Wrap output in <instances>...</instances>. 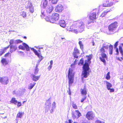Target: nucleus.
I'll return each instance as SVG.
<instances>
[{
    "mask_svg": "<svg viewBox=\"0 0 123 123\" xmlns=\"http://www.w3.org/2000/svg\"><path fill=\"white\" fill-rule=\"evenodd\" d=\"M77 27H79V30L80 32H82L84 30V25L83 22L80 21H78L74 22L72 25L70 27L69 31L75 33H77L78 31L75 29V28Z\"/></svg>",
    "mask_w": 123,
    "mask_h": 123,
    "instance_id": "nucleus-1",
    "label": "nucleus"
},
{
    "mask_svg": "<svg viewBox=\"0 0 123 123\" xmlns=\"http://www.w3.org/2000/svg\"><path fill=\"white\" fill-rule=\"evenodd\" d=\"M91 58L88 56V60H85V64L83 66V71L82 73V75L83 77L85 78H87L89 74V64L91 62Z\"/></svg>",
    "mask_w": 123,
    "mask_h": 123,
    "instance_id": "nucleus-2",
    "label": "nucleus"
},
{
    "mask_svg": "<svg viewBox=\"0 0 123 123\" xmlns=\"http://www.w3.org/2000/svg\"><path fill=\"white\" fill-rule=\"evenodd\" d=\"M118 26V23L117 22L111 24L108 27V30L104 32L108 35H111L114 33Z\"/></svg>",
    "mask_w": 123,
    "mask_h": 123,
    "instance_id": "nucleus-3",
    "label": "nucleus"
},
{
    "mask_svg": "<svg viewBox=\"0 0 123 123\" xmlns=\"http://www.w3.org/2000/svg\"><path fill=\"white\" fill-rule=\"evenodd\" d=\"M74 76V74L73 72V70L71 68H69L68 70V78L69 80V94L70 95H71V92L69 87L73 83Z\"/></svg>",
    "mask_w": 123,
    "mask_h": 123,
    "instance_id": "nucleus-4",
    "label": "nucleus"
},
{
    "mask_svg": "<svg viewBox=\"0 0 123 123\" xmlns=\"http://www.w3.org/2000/svg\"><path fill=\"white\" fill-rule=\"evenodd\" d=\"M96 11L97 9H95L90 12L89 15V18L90 20H93L96 19Z\"/></svg>",
    "mask_w": 123,
    "mask_h": 123,
    "instance_id": "nucleus-5",
    "label": "nucleus"
},
{
    "mask_svg": "<svg viewBox=\"0 0 123 123\" xmlns=\"http://www.w3.org/2000/svg\"><path fill=\"white\" fill-rule=\"evenodd\" d=\"M26 7L27 9H29L31 12L32 13L34 11V8L33 7L32 3L30 1H27L26 2Z\"/></svg>",
    "mask_w": 123,
    "mask_h": 123,
    "instance_id": "nucleus-6",
    "label": "nucleus"
},
{
    "mask_svg": "<svg viewBox=\"0 0 123 123\" xmlns=\"http://www.w3.org/2000/svg\"><path fill=\"white\" fill-rule=\"evenodd\" d=\"M23 46L20 45L18 46V48L20 49L24 50L26 49L27 51H29L30 50V47L26 43H22Z\"/></svg>",
    "mask_w": 123,
    "mask_h": 123,
    "instance_id": "nucleus-7",
    "label": "nucleus"
},
{
    "mask_svg": "<svg viewBox=\"0 0 123 123\" xmlns=\"http://www.w3.org/2000/svg\"><path fill=\"white\" fill-rule=\"evenodd\" d=\"M8 79L7 77H0V82L4 85H7L8 83Z\"/></svg>",
    "mask_w": 123,
    "mask_h": 123,
    "instance_id": "nucleus-8",
    "label": "nucleus"
},
{
    "mask_svg": "<svg viewBox=\"0 0 123 123\" xmlns=\"http://www.w3.org/2000/svg\"><path fill=\"white\" fill-rule=\"evenodd\" d=\"M59 18V15L56 13H54L52 14L51 18V20L53 22L56 21Z\"/></svg>",
    "mask_w": 123,
    "mask_h": 123,
    "instance_id": "nucleus-9",
    "label": "nucleus"
},
{
    "mask_svg": "<svg viewBox=\"0 0 123 123\" xmlns=\"http://www.w3.org/2000/svg\"><path fill=\"white\" fill-rule=\"evenodd\" d=\"M86 118L89 120H92L95 116L92 111L88 112L86 115Z\"/></svg>",
    "mask_w": 123,
    "mask_h": 123,
    "instance_id": "nucleus-10",
    "label": "nucleus"
},
{
    "mask_svg": "<svg viewBox=\"0 0 123 123\" xmlns=\"http://www.w3.org/2000/svg\"><path fill=\"white\" fill-rule=\"evenodd\" d=\"M107 57L105 53L101 54V56L99 57V59L100 60L104 63H105V59H107Z\"/></svg>",
    "mask_w": 123,
    "mask_h": 123,
    "instance_id": "nucleus-11",
    "label": "nucleus"
},
{
    "mask_svg": "<svg viewBox=\"0 0 123 123\" xmlns=\"http://www.w3.org/2000/svg\"><path fill=\"white\" fill-rule=\"evenodd\" d=\"M46 105L45 112H48V111L50 109V108L51 106V101L50 99L47 100L46 102L45 103Z\"/></svg>",
    "mask_w": 123,
    "mask_h": 123,
    "instance_id": "nucleus-12",
    "label": "nucleus"
},
{
    "mask_svg": "<svg viewBox=\"0 0 123 123\" xmlns=\"http://www.w3.org/2000/svg\"><path fill=\"white\" fill-rule=\"evenodd\" d=\"M63 10V6L61 4L57 5L55 9L56 12H61Z\"/></svg>",
    "mask_w": 123,
    "mask_h": 123,
    "instance_id": "nucleus-13",
    "label": "nucleus"
},
{
    "mask_svg": "<svg viewBox=\"0 0 123 123\" xmlns=\"http://www.w3.org/2000/svg\"><path fill=\"white\" fill-rule=\"evenodd\" d=\"M44 9H46V13L47 14H50L52 11L53 7L52 6L50 5Z\"/></svg>",
    "mask_w": 123,
    "mask_h": 123,
    "instance_id": "nucleus-14",
    "label": "nucleus"
},
{
    "mask_svg": "<svg viewBox=\"0 0 123 123\" xmlns=\"http://www.w3.org/2000/svg\"><path fill=\"white\" fill-rule=\"evenodd\" d=\"M80 52L79 50L76 48H75L74 50V52L73 53V55L75 58H77L78 57V55L79 54Z\"/></svg>",
    "mask_w": 123,
    "mask_h": 123,
    "instance_id": "nucleus-15",
    "label": "nucleus"
},
{
    "mask_svg": "<svg viewBox=\"0 0 123 123\" xmlns=\"http://www.w3.org/2000/svg\"><path fill=\"white\" fill-rule=\"evenodd\" d=\"M49 6L48 1L47 0H43L42 1L41 6L42 7L43 9L46 8Z\"/></svg>",
    "mask_w": 123,
    "mask_h": 123,
    "instance_id": "nucleus-16",
    "label": "nucleus"
},
{
    "mask_svg": "<svg viewBox=\"0 0 123 123\" xmlns=\"http://www.w3.org/2000/svg\"><path fill=\"white\" fill-rule=\"evenodd\" d=\"M17 46L16 45H10V51L12 53L15 51L17 49Z\"/></svg>",
    "mask_w": 123,
    "mask_h": 123,
    "instance_id": "nucleus-17",
    "label": "nucleus"
},
{
    "mask_svg": "<svg viewBox=\"0 0 123 123\" xmlns=\"http://www.w3.org/2000/svg\"><path fill=\"white\" fill-rule=\"evenodd\" d=\"M58 24H59L61 27L63 28L65 27L66 25L65 22L63 20H61L59 21Z\"/></svg>",
    "mask_w": 123,
    "mask_h": 123,
    "instance_id": "nucleus-18",
    "label": "nucleus"
},
{
    "mask_svg": "<svg viewBox=\"0 0 123 123\" xmlns=\"http://www.w3.org/2000/svg\"><path fill=\"white\" fill-rule=\"evenodd\" d=\"M31 76L32 80L34 81H36L40 77V76H36L34 74L31 75Z\"/></svg>",
    "mask_w": 123,
    "mask_h": 123,
    "instance_id": "nucleus-19",
    "label": "nucleus"
},
{
    "mask_svg": "<svg viewBox=\"0 0 123 123\" xmlns=\"http://www.w3.org/2000/svg\"><path fill=\"white\" fill-rule=\"evenodd\" d=\"M80 91L82 94L84 95L85 96H86L87 92L85 86H84L83 89L81 88V89Z\"/></svg>",
    "mask_w": 123,
    "mask_h": 123,
    "instance_id": "nucleus-20",
    "label": "nucleus"
},
{
    "mask_svg": "<svg viewBox=\"0 0 123 123\" xmlns=\"http://www.w3.org/2000/svg\"><path fill=\"white\" fill-rule=\"evenodd\" d=\"M50 15H49V16L48 15V16H46V17L44 18L47 21L50 22L51 23H54V22L51 20V19L50 18Z\"/></svg>",
    "mask_w": 123,
    "mask_h": 123,
    "instance_id": "nucleus-21",
    "label": "nucleus"
},
{
    "mask_svg": "<svg viewBox=\"0 0 123 123\" xmlns=\"http://www.w3.org/2000/svg\"><path fill=\"white\" fill-rule=\"evenodd\" d=\"M24 114V112H19L17 114L16 117L17 118H21L23 115Z\"/></svg>",
    "mask_w": 123,
    "mask_h": 123,
    "instance_id": "nucleus-22",
    "label": "nucleus"
},
{
    "mask_svg": "<svg viewBox=\"0 0 123 123\" xmlns=\"http://www.w3.org/2000/svg\"><path fill=\"white\" fill-rule=\"evenodd\" d=\"M107 88L108 90L110 89V88L112 86V85L110 83L108 82L107 81H106Z\"/></svg>",
    "mask_w": 123,
    "mask_h": 123,
    "instance_id": "nucleus-23",
    "label": "nucleus"
},
{
    "mask_svg": "<svg viewBox=\"0 0 123 123\" xmlns=\"http://www.w3.org/2000/svg\"><path fill=\"white\" fill-rule=\"evenodd\" d=\"M1 62L3 65H6L8 63L7 62L5 59L3 58L2 59Z\"/></svg>",
    "mask_w": 123,
    "mask_h": 123,
    "instance_id": "nucleus-24",
    "label": "nucleus"
},
{
    "mask_svg": "<svg viewBox=\"0 0 123 123\" xmlns=\"http://www.w3.org/2000/svg\"><path fill=\"white\" fill-rule=\"evenodd\" d=\"M109 52L110 55L112 54V50L113 49V46L111 45H109Z\"/></svg>",
    "mask_w": 123,
    "mask_h": 123,
    "instance_id": "nucleus-25",
    "label": "nucleus"
},
{
    "mask_svg": "<svg viewBox=\"0 0 123 123\" xmlns=\"http://www.w3.org/2000/svg\"><path fill=\"white\" fill-rule=\"evenodd\" d=\"M35 83L34 82L33 84L31 83L30 84L28 85V89H32L35 85Z\"/></svg>",
    "mask_w": 123,
    "mask_h": 123,
    "instance_id": "nucleus-26",
    "label": "nucleus"
},
{
    "mask_svg": "<svg viewBox=\"0 0 123 123\" xmlns=\"http://www.w3.org/2000/svg\"><path fill=\"white\" fill-rule=\"evenodd\" d=\"M30 49L32 50L33 51L36 55L37 56L40 54L34 48H31V47Z\"/></svg>",
    "mask_w": 123,
    "mask_h": 123,
    "instance_id": "nucleus-27",
    "label": "nucleus"
},
{
    "mask_svg": "<svg viewBox=\"0 0 123 123\" xmlns=\"http://www.w3.org/2000/svg\"><path fill=\"white\" fill-rule=\"evenodd\" d=\"M109 46L108 43H103L102 47L106 49L108 48V47Z\"/></svg>",
    "mask_w": 123,
    "mask_h": 123,
    "instance_id": "nucleus-28",
    "label": "nucleus"
},
{
    "mask_svg": "<svg viewBox=\"0 0 123 123\" xmlns=\"http://www.w3.org/2000/svg\"><path fill=\"white\" fill-rule=\"evenodd\" d=\"M79 44L80 46V48L82 51L83 50V45L81 41H79Z\"/></svg>",
    "mask_w": 123,
    "mask_h": 123,
    "instance_id": "nucleus-29",
    "label": "nucleus"
},
{
    "mask_svg": "<svg viewBox=\"0 0 123 123\" xmlns=\"http://www.w3.org/2000/svg\"><path fill=\"white\" fill-rule=\"evenodd\" d=\"M110 12L108 10H106L104 11L103 13L101 15V16L102 17H103L105 16L107 14L108 12Z\"/></svg>",
    "mask_w": 123,
    "mask_h": 123,
    "instance_id": "nucleus-30",
    "label": "nucleus"
},
{
    "mask_svg": "<svg viewBox=\"0 0 123 123\" xmlns=\"http://www.w3.org/2000/svg\"><path fill=\"white\" fill-rule=\"evenodd\" d=\"M11 102L15 104H16L17 103V101L16 100V98H12V99L11 101Z\"/></svg>",
    "mask_w": 123,
    "mask_h": 123,
    "instance_id": "nucleus-31",
    "label": "nucleus"
},
{
    "mask_svg": "<svg viewBox=\"0 0 123 123\" xmlns=\"http://www.w3.org/2000/svg\"><path fill=\"white\" fill-rule=\"evenodd\" d=\"M75 112H76V114L77 117L78 118L81 115V114L78 110H75Z\"/></svg>",
    "mask_w": 123,
    "mask_h": 123,
    "instance_id": "nucleus-32",
    "label": "nucleus"
},
{
    "mask_svg": "<svg viewBox=\"0 0 123 123\" xmlns=\"http://www.w3.org/2000/svg\"><path fill=\"white\" fill-rule=\"evenodd\" d=\"M41 14L40 16L41 17L43 18L44 17H45V12L44 11V10L43 9H42L41 10Z\"/></svg>",
    "mask_w": 123,
    "mask_h": 123,
    "instance_id": "nucleus-33",
    "label": "nucleus"
},
{
    "mask_svg": "<svg viewBox=\"0 0 123 123\" xmlns=\"http://www.w3.org/2000/svg\"><path fill=\"white\" fill-rule=\"evenodd\" d=\"M114 2H107L108 7L111 6L114 4Z\"/></svg>",
    "mask_w": 123,
    "mask_h": 123,
    "instance_id": "nucleus-34",
    "label": "nucleus"
},
{
    "mask_svg": "<svg viewBox=\"0 0 123 123\" xmlns=\"http://www.w3.org/2000/svg\"><path fill=\"white\" fill-rule=\"evenodd\" d=\"M84 60L83 59H81L80 61V62L78 63V65L80 66H81V65H83L84 64Z\"/></svg>",
    "mask_w": 123,
    "mask_h": 123,
    "instance_id": "nucleus-35",
    "label": "nucleus"
},
{
    "mask_svg": "<svg viewBox=\"0 0 123 123\" xmlns=\"http://www.w3.org/2000/svg\"><path fill=\"white\" fill-rule=\"evenodd\" d=\"M104 48L102 47L100 49V52L101 53H105L106 52Z\"/></svg>",
    "mask_w": 123,
    "mask_h": 123,
    "instance_id": "nucleus-36",
    "label": "nucleus"
},
{
    "mask_svg": "<svg viewBox=\"0 0 123 123\" xmlns=\"http://www.w3.org/2000/svg\"><path fill=\"white\" fill-rule=\"evenodd\" d=\"M23 41L20 40H15L14 43L15 44H18L19 43H22Z\"/></svg>",
    "mask_w": 123,
    "mask_h": 123,
    "instance_id": "nucleus-37",
    "label": "nucleus"
},
{
    "mask_svg": "<svg viewBox=\"0 0 123 123\" xmlns=\"http://www.w3.org/2000/svg\"><path fill=\"white\" fill-rule=\"evenodd\" d=\"M119 51L121 54L122 56L123 57V51L122 48L121 46H120L119 47Z\"/></svg>",
    "mask_w": 123,
    "mask_h": 123,
    "instance_id": "nucleus-38",
    "label": "nucleus"
},
{
    "mask_svg": "<svg viewBox=\"0 0 123 123\" xmlns=\"http://www.w3.org/2000/svg\"><path fill=\"white\" fill-rule=\"evenodd\" d=\"M15 40H14L13 39H11L10 40V41L9 42V43L10 44V45H13L12 44L13 43H14Z\"/></svg>",
    "mask_w": 123,
    "mask_h": 123,
    "instance_id": "nucleus-39",
    "label": "nucleus"
},
{
    "mask_svg": "<svg viewBox=\"0 0 123 123\" xmlns=\"http://www.w3.org/2000/svg\"><path fill=\"white\" fill-rule=\"evenodd\" d=\"M110 73L109 72L107 74L106 76V78L107 80H109L110 78Z\"/></svg>",
    "mask_w": 123,
    "mask_h": 123,
    "instance_id": "nucleus-40",
    "label": "nucleus"
},
{
    "mask_svg": "<svg viewBox=\"0 0 123 123\" xmlns=\"http://www.w3.org/2000/svg\"><path fill=\"white\" fill-rule=\"evenodd\" d=\"M21 15L23 16V17L25 18L26 17V12H22Z\"/></svg>",
    "mask_w": 123,
    "mask_h": 123,
    "instance_id": "nucleus-41",
    "label": "nucleus"
},
{
    "mask_svg": "<svg viewBox=\"0 0 123 123\" xmlns=\"http://www.w3.org/2000/svg\"><path fill=\"white\" fill-rule=\"evenodd\" d=\"M38 71V69L37 68H35L34 70V74L36 75L37 74Z\"/></svg>",
    "mask_w": 123,
    "mask_h": 123,
    "instance_id": "nucleus-42",
    "label": "nucleus"
},
{
    "mask_svg": "<svg viewBox=\"0 0 123 123\" xmlns=\"http://www.w3.org/2000/svg\"><path fill=\"white\" fill-rule=\"evenodd\" d=\"M72 106L73 108L75 109H77V107L75 104L74 103H72Z\"/></svg>",
    "mask_w": 123,
    "mask_h": 123,
    "instance_id": "nucleus-43",
    "label": "nucleus"
},
{
    "mask_svg": "<svg viewBox=\"0 0 123 123\" xmlns=\"http://www.w3.org/2000/svg\"><path fill=\"white\" fill-rule=\"evenodd\" d=\"M11 54L10 53L8 52L5 55V57H11Z\"/></svg>",
    "mask_w": 123,
    "mask_h": 123,
    "instance_id": "nucleus-44",
    "label": "nucleus"
},
{
    "mask_svg": "<svg viewBox=\"0 0 123 123\" xmlns=\"http://www.w3.org/2000/svg\"><path fill=\"white\" fill-rule=\"evenodd\" d=\"M58 0H51V3L53 4H55L57 3Z\"/></svg>",
    "mask_w": 123,
    "mask_h": 123,
    "instance_id": "nucleus-45",
    "label": "nucleus"
},
{
    "mask_svg": "<svg viewBox=\"0 0 123 123\" xmlns=\"http://www.w3.org/2000/svg\"><path fill=\"white\" fill-rule=\"evenodd\" d=\"M56 104L55 103V102H54L52 104V108L53 109H54L56 107Z\"/></svg>",
    "mask_w": 123,
    "mask_h": 123,
    "instance_id": "nucleus-46",
    "label": "nucleus"
},
{
    "mask_svg": "<svg viewBox=\"0 0 123 123\" xmlns=\"http://www.w3.org/2000/svg\"><path fill=\"white\" fill-rule=\"evenodd\" d=\"M72 116L73 117V118L74 119H75V118H77V116H76V113H73L72 114Z\"/></svg>",
    "mask_w": 123,
    "mask_h": 123,
    "instance_id": "nucleus-47",
    "label": "nucleus"
},
{
    "mask_svg": "<svg viewBox=\"0 0 123 123\" xmlns=\"http://www.w3.org/2000/svg\"><path fill=\"white\" fill-rule=\"evenodd\" d=\"M86 98V96H84V97L82 98V100H81V102H83L84 101V100Z\"/></svg>",
    "mask_w": 123,
    "mask_h": 123,
    "instance_id": "nucleus-48",
    "label": "nucleus"
},
{
    "mask_svg": "<svg viewBox=\"0 0 123 123\" xmlns=\"http://www.w3.org/2000/svg\"><path fill=\"white\" fill-rule=\"evenodd\" d=\"M118 43V41H117L116 42V43H115L114 44V48L115 49L116 48H117V46Z\"/></svg>",
    "mask_w": 123,
    "mask_h": 123,
    "instance_id": "nucleus-49",
    "label": "nucleus"
},
{
    "mask_svg": "<svg viewBox=\"0 0 123 123\" xmlns=\"http://www.w3.org/2000/svg\"><path fill=\"white\" fill-rule=\"evenodd\" d=\"M96 123H105L104 122H101L98 120H97L96 121Z\"/></svg>",
    "mask_w": 123,
    "mask_h": 123,
    "instance_id": "nucleus-50",
    "label": "nucleus"
},
{
    "mask_svg": "<svg viewBox=\"0 0 123 123\" xmlns=\"http://www.w3.org/2000/svg\"><path fill=\"white\" fill-rule=\"evenodd\" d=\"M37 56L40 59H43V57L40 54Z\"/></svg>",
    "mask_w": 123,
    "mask_h": 123,
    "instance_id": "nucleus-51",
    "label": "nucleus"
},
{
    "mask_svg": "<svg viewBox=\"0 0 123 123\" xmlns=\"http://www.w3.org/2000/svg\"><path fill=\"white\" fill-rule=\"evenodd\" d=\"M106 3L104 4H103L102 6L103 7H108L107 2H106Z\"/></svg>",
    "mask_w": 123,
    "mask_h": 123,
    "instance_id": "nucleus-52",
    "label": "nucleus"
},
{
    "mask_svg": "<svg viewBox=\"0 0 123 123\" xmlns=\"http://www.w3.org/2000/svg\"><path fill=\"white\" fill-rule=\"evenodd\" d=\"M108 90H110V92H114V89L113 88H110V89Z\"/></svg>",
    "mask_w": 123,
    "mask_h": 123,
    "instance_id": "nucleus-53",
    "label": "nucleus"
},
{
    "mask_svg": "<svg viewBox=\"0 0 123 123\" xmlns=\"http://www.w3.org/2000/svg\"><path fill=\"white\" fill-rule=\"evenodd\" d=\"M5 53L4 50H2L0 52V56L2 55Z\"/></svg>",
    "mask_w": 123,
    "mask_h": 123,
    "instance_id": "nucleus-54",
    "label": "nucleus"
},
{
    "mask_svg": "<svg viewBox=\"0 0 123 123\" xmlns=\"http://www.w3.org/2000/svg\"><path fill=\"white\" fill-rule=\"evenodd\" d=\"M52 66L51 65H50L48 67V68L49 71H50L51 69L52 68Z\"/></svg>",
    "mask_w": 123,
    "mask_h": 123,
    "instance_id": "nucleus-55",
    "label": "nucleus"
},
{
    "mask_svg": "<svg viewBox=\"0 0 123 123\" xmlns=\"http://www.w3.org/2000/svg\"><path fill=\"white\" fill-rule=\"evenodd\" d=\"M116 51L117 52L116 55H118L119 54V51L118 49L117 48H116Z\"/></svg>",
    "mask_w": 123,
    "mask_h": 123,
    "instance_id": "nucleus-56",
    "label": "nucleus"
},
{
    "mask_svg": "<svg viewBox=\"0 0 123 123\" xmlns=\"http://www.w3.org/2000/svg\"><path fill=\"white\" fill-rule=\"evenodd\" d=\"M93 22L92 21H90L89 22H88L87 23V25H89V24H90V25H92V24H93Z\"/></svg>",
    "mask_w": 123,
    "mask_h": 123,
    "instance_id": "nucleus-57",
    "label": "nucleus"
},
{
    "mask_svg": "<svg viewBox=\"0 0 123 123\" xmlns=\"http://www.w3.org/2000/svg\"><path fill=\"white\" fill-rule=\"evenodd\" d=\"M9 47H10V45H9V46H8L7 47H6L5 48H4V49L3 50H4V52H5V51L6 50V49L8 48H9Z\"/></svg>",
    "mask_w": 123,
    "mask_h": 123,
    "instance_id": "nucleus-58",
    "label": "nucleus"
},
{
    "mask_svg": "<svg viewBox=\"0 0 123 123\" xmlns=\"http://www.w3.org/2000/svg\"><path fill=\"white\" fill-rule=\"evenodd\" d=\"M21 104L20 102H18V103L17 106H18V107L20 106H21Z\"/></svg>",
    "mask_w": 123,
    "mask_h": 123,
    "instance_id": "nucleus-59",
    "label": "nucleus"
},
{
    "mask_svg": "<svg viewBox=\"0 0 123 123\" xmlns=\"http://www.w3.org/2000/svg\"><path fill=\"white\" fill-rule=\"evenodd\" d=\"M121 59H120L118 57V58H117V60H119L120 61H121L122 60H123V58H122V57H121Z\"/></svg>",
    "mask_w": 123,
    "mask_h": 123,
    "instance_id": "nucleus-60",
    "label": "nucleus"
},
{
    "mask_svg": "<svg viewBox=\"0 0 123 123\" xmlns=\"http://www.w3.org/2000/svg\"><path fill=\"white\" fill-rule=\"evenodd\" d=\"M54 109H53L52 108V109L50 111V113H52L53 111V110Z\"/></svg>",
    "mask_w": 123,
    "mask_h": 123,
    "instance_id": "nucleus-61",
    "label": "nucleus"
},
{
    "mask_svg": "<svg viewBox=\"0 0 123 123\" xmlns=\"http://www.w3.org/2000/svg\"><path fill=\"white\" fill-rule=\"evenodd\" d=\"M50 65H51L52 66V65L53 64V61L52 60H51L50 61Z\"/></svg>",
    "mask_w": 123,
    "mask_h": 123,
    "instance_id": "nucleus-62",
    "label": "nucleus"
},
{
    "mask_svg": "<svg viewBox=\"0 0 123 123\" xmlns=\"http://www.w3.org/2000/svg\"><path fill=\"white\" fill-rule=\"evenodd\" d=\"M25 89H22V92L23 93L25 92Z\"/></svg>",
    "mask_w": 123,
    "mask_h": 123,
    "instance_id": "nucleus-63",
    "label": "nucleus"
},
{
    "mask_svg": "<svg viewBox=\"0 0 123 123\" xmlns=\"http://www.w3.org/2000/svg\"><path fill=\"white\" fill-rule=\"evenodd\" d=\"M67 123H72L71 120H68V122Z\"/></svg>",
    "mask_w": 123,
    "mask_h": 123,
    "instance_id": "nucleus-64",
    "label": "nucleus"
}]
</instances>
